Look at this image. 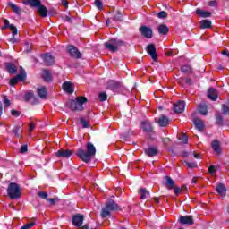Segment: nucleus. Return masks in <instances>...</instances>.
I'll return each instance as SVG.
<instances>
[{
  "label": "nucleus",
  "instance_id": "nucleus-1",
  "mask_svg": "<svg viewBox=\"0 0 229 229\" xmlns=\"http://www.w3.org/2000/svg\"><path fill=\"white\" fill-rule=\"evenodd\" d=\"M76 155L80 160L85 162V164H89V162L92 160V157L96 156V147L92 142H88L86 144V151L83 148H79Z\"/></svg>",
  "mask_w": 229,
  "mask_h": 229
},
{
  "label": "nucleus",
  "instance_id": "nucleus-2",
  "mask_svg": "<svg viewBox=\"0 0 229 229\" xmlns=\"http://www.w3.org/2000/svg\"><path fill=\"white\" fill-rule=\"evenodd\" d=\"M85 103H89V99L86 97H77L76 99L68 100L66 106L72 112H83L85 110V107H83Z\"/></svg>",
  "mask_w": 229,
  "mask_h": 229
},
{
  "label": "nucleus",
  "instance_id": "nucleus-3",
  "mask_svg": "<svg viewBox=\"0 0 229 229\" xmlns=\"http://www.w3.org/2000/svg\"><path fill=\"white\" fill-rule=\"evenodd\" d=\"M115 210H121V207H119V204L114 199H110L102 208L100 216L102 219H106V217H110L111 212Z\"/></svg>",
  "mask_w": 229,
  "mask_h": 229
},
{
  "label": "nucleus",
  "instance_id": "nucleus-4",
  "mask_svg": "<svg viewBox=\"0 0 229 229\" xmlns=\"http://www.w3.org/2000/svg\"><path fill=\"white\" fill-rule=\"evenodd\" d=\"M106 49L110 51V53H117L119 51V47H123V46H126V43L123 40L111 38L109 41L104 43Z\"/></svg>",
  "mask_w": 229,
  "mask_h": 229
},
{
  "label": "nucleus",
  "instance_id": "nucleus-5",
  "mask_svg": "<svg viewBox=\"0 0 229 229\" xmlns=\"http://www.w3.org/2000/svg\"><path fill=\"white\" fill-rule=\"evenodd\" d=\"M7 194L11 199H18L21 198V186L17 182L9 183Z\"/></svg>",
  "mask_w": 229,
  "mask_h": 229
},
{
  "label": "nucleus",
  "instance_id": "nucleus-6",
  "mask_svg": "<svg viewBox=\"0 0 229 229\" xmlns=\"http://www.w3.org/2000/svg\"><path fill=\"white\" fill-rule=\"evenodd\" d=\"M26 80V71L24 69H21L20 73L15 76L14 78H12L9 81V85L11 87H15L19 81H24Z\"/></svg>",
  "mask_w": 229,
  "mask_h": 229
},
{
  "label": "nucleus",
  "instance_id": "nucleus-7",
  "mask_svg": "<svg viewBox=\"0 0 229 229\" xmlns=\"http://www.w3.org/2000/svg\"><path fill=\"white\" fill-rule=\"evenodd\" d=\"M83 221H85V215L80 213L73 215L72 217V224L73 226H77V228L83 226Z\"/></svg>",
  "mask_w": 229,
  "mask_h": 229
},
{
  "label": "nucleus",
  "instance_id": "nucleus-8",
  "mask_svg": "<svg viewBox=\"0 0 229 229\" xmlns=\"http://www.w3.org/2000/svg\"><path fill=\"white\" fill-rule=\"evenodd\" d=\"M67 53H69L72 58L80 59L82 56L81 52H80V50L76 47H74V45H69L67 47Z\"/></svg>",
  "mask_w": 229,
  "mask_h": 229
},
{
  "label": "nucleus",
  "instance_id": "nucleus-9",
  "mask_svg": "<svg viewBox=\"0 0 229 229\" xmlns=\"http://www.w3.org/2000/svg\"><path fill=\"white\" fill-rule=\"evenodd\" d=\"M146 51L154 62H158V55H157V47H155V44L148 45Z\"/></svg>",
  "mask_w": 229,
  "mask_h": 229
},
{
  "label": "nucleus",
  "instance_id": "nucleus-10",
  "mask_svg": "<svg viewBox=\"0 0 229 229\" xmlns=\"http://www.w3.org/2000/svg\"><path fill=\"white\" fill-rule=\"evenodd\" d=\"M180 225H188L189 226L194 225L193 216H180L178 218Z\"/></svg>",
  "mask_w": 229,
  "mask_h": 229
},
{
  "label": "nucleus",
  "instance_id": "nucleus-11",
  "mask_svg": "<svg viewBox=\"0 0 229 229\" xmlns=\"http://www.w3.org/2000/svg\"><path fill=\"white\" fill-rule=\"evenodd\" d=\"M140 31L145 38H153V29L146 25L140 27Z\"/></svg>",
  "mask_w": 229,
  "mask_h": 229
},
{
  "label": "nucleus",
  "instance_id": "nucleus-12",
  "mask_svg": "<svg viewBox=\"0 0 229 229\" xmlns=\"http://www.w3.org/2000/svg\"><path fill=\"white\" fill-rule=\"evenodd\" d=\"M24 101L26 103H30V105H37V103H38V98H37V97H35V93L27 92L24 95Z\"/></svg>",
  "mask_w": 229,
  "mask_h": 229
},
{
  "label": "nucleus",
  "instance_id": "nucleus-13",
  "mask_svg": "<svg viewBox=\"0 0 229 229\" xmlns=\"http://www.w3.org/2000/svg\"><path fill=\"white\" fill-rule=\"evenodd\" d=\"M72 153L73 151L70 149H59L55 153V157H57L58 158H69L70 157L72 156Z\"/></svg>",
  "mask_w": 229,
  "mask_h": 229
},
{
  "label": "nucleus",
  "instance_id": "nucleus-14",
  "mask_svg": "<svg viewBox=\"0 0 229 229\" xmlns=\"http://www.w3.org/2000/svg\"><path fill=\"white\" fill-rule=\"evenodd\" d=\"M42 58H43V62L45 63V65H47V67L55 65V57L53 55H51L49 53L43 55Z\"/></svg>",
  "mask_w": 229,
  "mask_h": 229
},
{
  "label": "nucleus",
  "instance_id": "nucleus-15",
  "mask_svg": "<svg viewBox=\"0 0 229 229\" xmlns=\"http://www.w3.org/2000/svg\"><path fill=\"white\" fill-rule=\"evenodd\" d=\"M166 187L167 191H174V187H176L174 181L170 176H165V182H163Z\"/></svg>",
  "mask_w": 229,
  "mask_h": 229
},
{
  "label": "nucleus",
  "instance_id": "nucleus-16",
  "mask_svg": "<svg viewBox=\"0 0 229 229\" xmlns=\"http://www.w3.org/2000/svg\"><path fill=\"white\" fill-rule=\"evenodd\" d=\"M174 112L175 114H182V112H185V101H179L174 106Z\"/></svg>",
  "mask_w": 229,
  "mask_h": 229
},
{
  "label": "nucleus",
  "instance_id": "nucleus-17",
  "mask_svg": "<svg viewBox=\"0 0 229 229\" xmlns=\"http://www.w3.org/2000/svg\"><path fill=\"white\" fill-rule=\"evenodd\" d=\"M144 153L147 157H157V155H158V148L155 147H148L144 149Z\"/></svg>",
  "mask_w": 229,
  "mask_h": 229
},
{
  "label": "nucleus",
  "instance_id": "nucleus-18",
  "mask_svg": "<svg viewBox=\"0 0 229 229\" xmlns=\"http://www.w3.org/2000/svg\"><path fill=\"white\" fill-rule=\"evenodd\" d=\"M5 71L9 72V74H16L17 73V66L13 63H5Z\"/></svg>",
  "mask_w": 229,
  "mask_h": 229
},
{
  "label": "nucleus",
  "instance_id": "nucleus-19",
  "mask_svg": "<svg viewBox=\"0 0 229 229\" xmlns=\"http://www.w3.org/2000/svg\"><path fill=\"white\" fill-rule=\"evenodd\" d=\"M193 123L195 125V128H197L199 131H203V130L205 129V123H203V120H201L200 118L195 117L193 119Z\"/></svg>",
  "mask_w": 229,
  "mask_h": 229
},
{
  "label": "nucleus",
  "instance_id": "nucleus-20",
  "mask_svg": "<svg viewBox=\"0 0 229 229\" xmlns=\"http://www.w3.org/2000/svg\"><path fill=\"white\" fill-rule=\"evenodd\" d=\"M37 94L40 99H46L47 98V89L45 86H41L37 89Z\"/></svg>",
  "mask_w": 229,
  "mask_h": 229
},
{
  "label": "nucleus",
  "instance_id": "nucleus-21",
  "mask_svg": "<svg viewBox=\"0 0 229 229\" xmlns=\"http://www.w3.org/2000/svg\"><path fill=\"white\" fill-rule=\"evenodd\" d=\"M63 89L68 94H72V92H74V84L69 81H65L63 83Z\"/></svg>",
  "mask_w": 229,
  "mask_h": 229
},
{
  "label": "nucleus",
  "instance_id": "nucleus-22",
  "mask_svg": "<svg viewBox=\"0 0 229 229\" xmlns=\"http://www.w3.org/2000/svg\"><path fill=\"white\" fill-rule=\"evenodd\" d=\"M141 126L143 131H146L147 133H151L153 131V125H151V123L148 121L141 122Z\"/></svg>",
  "mask_w": 229,
  "mask_h": 229
},
{
  "label": "nucleus",
  "instance_id": "nucleus-23",
  "mask_svg": "<svg viewBox=\"0 0 229 229\" xmlns=\"http://www.w3.org/2000/svg\"><path fill=\"white\" fill-rule=\"evenodd\" d=\"M157 124H159L161 128H165V126H168L169 124V118H167L165 115H161L157 119Z\"/></svg>",
  "mask_w": 229,
  "mask_h": 229
},
{
  "label": "nucleus",
  "instance_id": "nucleus-24",
  "mask_svg": "<svg viewBox=\"0 0 229 229\" xmlns=\"http://www.w3.org/2000/svg\"><path fill=\"white\" fill-rule=\"evenodd\" d=\"M211 148L215 151V153H217V155H221V143L217 140H214L211 142Z\"/></svg>",
  "mask_w": 229,
  "mask_h": 229
},
{
  "label": "nucleus",
  "instance_id": "nucleus-25",
  "mask_svg": "<svg viewBox=\"0 0 229 229\" xmlns=\"http://www.w3.org/2000/svg\"><path fill=\"white\" fill-rule=\"evenodd\" d=\"M208 98L211 101H217V91L214 88H209L208 90Z\"/></svg>",
  "mask_w": 229,
  "mask_h": 229
},
{
  "label": "nucleus",
  "instance_id": "nucleus-26",
  "mask_svg": "<svg viewBox=\"0 0 229 229\" xmlns=\"http://www.w3.org/2000/svg\"><path fill=\"white\" fill-rule=\"evenodd\" d=\"M199 28L200 30H209V28H212V21L210 20H201Z\"/></svg>",
  "mask_w": 229,
  "mask_h": 229
},
{
  "label": "nucleus",
  "instance_id": "nucleus-27",
  "mask_svg": "<svg viewBox=\"0 0 229 229\" xmlns=\"http://www.w3.org/2000/svg\"><path fill=\"white\" fill-rule=\"evenodd\" d=\"M7 4L10 8H12L13 13H15L16 15H21V13H22V9H21V7H19L13 2H9Z\"/></svg>",
  "mask_w": 229,
  "mask_h": 229
},
{
  "label": "nucleus",
  "instance_id": "nucleus-28",
  "mask_svg": "<svg viewBox=\"0 0 229 229\" xmlns=\"http://www.w3.org/2000/svg\"><path fill=\"white\" fill-rule=\"evenodd\" d=\"M24 3L30 6V8H37L40 6L42 1L40 0H24Z\"/></svg>",
  "mask_w": 229,
  "mask_h": 229
},
{
  "label": "nucleus",
  "instance_id": "nucleus-29",
  "mask_svg": "<svg viewBox=\"0 0 229 229\" xmlns=\"http://www.w3.org/2000/svg\"><path fill=\"white\" fill-rule=\"evenodd\" d=\"M119 87H121V83H119L116 81H109L107 82V89L109 90H115V89H119Z\"/></svg>",
  "mask_w": 229,
  "mask_h": 229
},
{
  "label": "nucleus",
  "instance_id": "nucleus-30",
  "mask_svg": "<svg viewBox=\"0 0 229 229\" xmlns=\"http://www.w3.org/2000/svg\"><path fill=\"white\" fill-rule=\"evenodd\" d=\"M196 13L199 17H203L204 19H207V17H212V13L209 11H203L199 8L196 10Z\"/></svg>",
  "mask_w": 229,
  "mask_h": 229
},
{
  "label": "nucleus",
  "instance_id": "nucleus-31",
  "mask_svg": "<svg viewBox=\"0 0 229 229\" xmlns=\"http://www.w3.org/2000/svg\"><path fill=\"white\" fill-rule=\"evenodd\" d=\"M37 9H38V12L40 17H43V18L47 17V8L45 5L40 4V5H38L37 7Z\"/></svg>",
  "mask_w": 229,
  "mask_h": 229
},
{
  "label": "nucleus",
  "instance_id": "nucleus-32",
  "mask_svg": "<svg viewBox=\"0 0 229 229\" xmlns=\"http://www.w3.org/2000/svg\"><path fill=\"white\" fill-rule=\"evenodd\" d=\"M216 192H218L220 194V196L225 198V196H226V187L225 186V184L219 183L216 186Z\"/></svg>",
  "mask_w": 229,
  "mask_h": 229
},
{
  "label": "nucleus",
  "instance_id": "nucleus-33",
  "mask_svg": "<svg viewBox=\"0 0 229 229\" xmlns=\"http://www.w3.org/2000/svg\"><path fill=\"white\" fill-rule=\"evenodd\" d=\"M198 112L200 115H208V106L207 105H199L198 106Z\"/></svg>",
  "mask_w": 229,
  "mask_h": 229
},
{
  "label": "nucleus",
  "instance_id": "nucleus-34",
  "mask_svg": "<svg viewBox=\"0 0 229 229\" xmlns=\"http://www.w3.org/2000/svg\"><path fill=\"white\" fill-rule=\"evenodd\" d=\"M42 78L47 82L52 81L53 76L51 75V71H49V70H43Z\"/></svg>",
  "mask_w": 229,
  "mask_h": 229
},
{
  "label": "nucleus",
  "instance_id": "nucleus-35",
  "mask_svg": "<svg viewBox=\"0 0 229 229\" xmlns=\"http://www.w3.org/2000/svg\"><path fill=\"white\" fill-rule=\"evenodd\" d=\"M157 30L160 35H167L169 33V27L165 24H160Z\"/></svg>",
  "mask_w": 229,
  "mask_h": 229
},
{
  "label": "nucleus",
  "instance_id": "nucleus-36",
  "mask_svg": "<svg viewBox=\"0 0 229 229\" xmlns=\"http://www.w3.org/2000/svg\"><path fill=\"white\" fill-rule=\"evenodd\" d=\"M138 193L140 199H146L147 196H149V191L146 188H140Z\"/></svg>",
  "mask_w": 229,
  "mask_h": 229
},
{
  "label": "nucleus",
  "instance_id": "nucleus-37",
  "mask_svg": "<svg viewBox=\"0 0 229 229\" xmlns=\"http://www.w3.org/2000/svg\"><path fill=\"white\" fill-rule=\"evenodd\" d=\"M123 12L117 11L116 13L114 14L112 19L114 22H123Z\"/></svg>",
  "mask_w": 229,
  "mask_h": 229
},
{
  "label": "nucleus",
  "instance_id": "nucleus-38",
  "mask_svg": "<svg viewBox=\"0 0 229 229\" xmlns=\"http://www.w3.org/2000/svg\"><path fill=\"white\" fill-rule=\"evenodd\" d=\"M12 134L17 137L18 139H21V133H22V130L21 127L15 125L12 130Z\"/></svg>",
  "mask_w": 229,
  "mask_h": 229
},
{
  "label": "nucleus",
  "instance_id": "nucleus-39",
  "mask_svg": "<svg viewBox=\"0 0 229 229\" xmlns=\"http://www.w3.org/2000/svg\"><path fill=\"white\" fill-rule=\"evenodd\" d=\"M216 124H217V126H225V118H223L221 114L216 115Z\"/></svg>",
  "mask_w": 229,
  "mask_h": 229
},
{
  "label": "nucleus",
  "instance_id": "nucleus-40",
  "mask_svg": "<svg viewBox=\"0 0 229 229\" xmlns=\"http://www.w3.org/2000/svg\"><path fill=\"white\" fill-rule=\"evenodd\" d=\"M80 123H81L82 128H90V121L87 120L85 117H81Z\"/></svg>",
  "mask_w": 229,
  "mask_h": 229
},
{
  "label": "nucleus",
  "instance_id": "nucleus-41",
  "mask_svg": "<svg viewBox=\"0 0 229 229\" xmlns=\"http://www.w3.org/2000/svg\"><path fill=\"white\" fill-rule=\"evenodd\" d=\"M181 71L183 74H191L192 73V67H191V65H183L182 66Z\"/></svg>",
  "mask_w": 229,
  "mask_h": 229
},
{
  "label": "nucleus",
  "instance_id": "nucleus-42",
  "mask_svg": "<svg viewBox=\"0 0 229 229\" xmlns=\"http://www.w3.org/2000/svg\"><path fill=\"white\" fill-rule=\"evenodd\" d=\"M187 191V186L186 185H182L181 188L176 186L174 187V194L175 196H180V192H183Z\"/></svg>",
  "mask_w": 229,
  "mask_h": 229
},
{
  "label": "nucleus",
  "instance_id": "nucleus-43",
  "mask_svg": "<svg viewBox=\"0 0 229 229\" xmlns=\"http://www.w3.org/2000/svg\"><path fill=\"white\" fill-rule=\"evenodd\" d=\"M38 196L41 199H46V201H47V199H49V194L46 191H38Z\"/></svg>",
  "mask_w": 229,
  "mask_h": 229
},
{
  "label": "nucleus",
  "instance_id": "nucleus-44",
  "mask_svg": "<svg viewBox=\"0 0 229 229\" xmlns=\"http://www.w3.org/2000/svg\"><path fill=\"white\" fill-rule=\"evenodd\" d=\"M98 99L101 102L106 101V99H108V95H106V92H101L98 94Z\"/></svg>",
  "mask_w": 229,
  "mask_h": 229
},
{
  "label": "nucleus",
  "instance_id": "nucleus-45",
  "mask_svg": "<svg viewBox=\"0 0 229 229\" xmlns=\"http://www.w3.org/2000/svg\"><path fill=\"white\" fill-rule=\"evenodd\" d=\"M184 163L190 169H195L196 167H198V163L196 162L184 161Z\"/></svg>",
  "mask_w": 229,
  "mask_h": 229
},
{
  "label": "nucleus",
  "instance_id": "nucleus-46",
  "mask_svg": "<svg viewBox=\"0 0 229 229\" xmlns=\"http://www.w3.org/2000/svg\"><path fill=\"white\" fill-rule=\"evenodd\" d=\"M167 17H168V14H167V12L165 11H161L157 13L158 19H167Z\"/></svg>",
  "mask_w": 229,
  "mask_h": 229
},
{
  "label": "nucleus",
  "instance_id": "nucleus-47",
  "mask_svg": "<svg viewBox=\"0 0 229 229\" xmlns=\"http://www.w3.org/2000/svg\"><path fill=\"white\" fill-rule=\"evenodd\" d=\"M179 140H181L183 144H187L189 142V137L187 134L182 133V137L179 138Z\"/></svg>",
  "mask_w": 229,
  "mask_h": 229
},
{
  "label": "nucleus",
  "instance_id": "nucleus-48",
  "mask_svg": "<svg viewBox=\"0 0 229 229\" xmlns=\"http://www.w3.org/2000/svg\"><path fill=\"white\" fill-rule=\"evenodd\" d=\"M61 19L63 22H69L70 24H72V18H71V16H62Z\"/></svg>",
  "mask_w": 229,
  "mask_h": 229
},
{
  "label": "nucleus",
  "instance_id": "nucleus-49",
  "mask_svg": "<svg viewBox=\"0 0 229 229\" xmlns=\"http://www.w3.org/2000/svg\"><path fill=\"white\" fill-rule=\"evenodd\" d=\"M35 225H37L35 222H30V223H28V224L24 225L23 226H21V229L33 228V226H35Z\"/></svg>",
  "mask_w": 229,
  "mask_h": 229
},
{
  "label": "nucleus",
  "instance_id": "nucleus-50",
  "mask_svg": "<svg viewBox=\"0 0 229 229\" xmlns=\"http://www.w3.org/2000/svg\"><path fill=\"white\" fill-rule=\"evenodd\" d=\"M10 30L12 31L13 37H15V35H17V33H18L17 27H15V25H13V24H11Z\"/></svg>",
  "mask_w": 229,
  "mask_h": 229
},
{
  "label": "nucleus",
  "instance_id": "nucleus-51",
  "mask_svg": "<svg viewBox=\"0 0 229 229\" xmlns=\"http://www.w3.org/2000/svg\"><path fill=\"white\" fill-rule=\"evenodd\" d=\"M3 98H4V107H5V108H8V106H10V105H11L10 99H8V98L6 97V95H4Z\"/></svg>",
  "mask_w": 229,
  "mask_h": 229
},
{
  "label": "nucleus",
  "instance_id": "nucleus-52",
  "mask_svg": "<svg viewBox=\"0 0 229 229\" xmlns=\"http://www.w3.org/2000/svg\"><path fill=\"white\" fill-rule=\"evenodd\" d=\"M95 6L98 8V10H103V2H101V0H95Z\"/></svg>",
  "mask_w": 229,
  "mask_h": 229
},
{
  "label": "nucleus",
  "instance_id": "nucleus-53",
  "mask_svg": "<svg viewBox=\"0 0 229 229\" xmlns=\"http://www.w3.org/2000/svg\"><path fill=\"white\" fill-rule=\"evenodd\" d=\"M222 111L225 114V115H229V106H228L223 105Z\"/></svg>",
  "mask_w": 229,
  "mask_h": 229
},
{
  "label": "nucleus",
  "instance_id": "nucleus-54",
  "mask_svg": "<svg viewBox=\"0 0 229 229\" xmlns=\"http://www.w3.org/2000/svg\"><path fill=\"white\" fill-rule=\"evenodd\" d=\"M11 115H13V117H19L21 115V112H19L15 109H12Z\"/></svg>",
  "mask_w": 229,
  "mask_h": 229
},
{
  "label": "nucleus",
  "instance_id": "nucleus-55",
  "mask_svg": "<svg viewBox=\"0 0 229 229\" xmlns=\"http://www.w3.org/2000/svg\"><path fill=\"white\" fill-rule=\"evenodd\" d=\"M216 166H214V165H211L208 167V174H216Z\"/></svg>",
  "mask_w": 229,
  "mask_h": 229
},
{
  "label": "nucleus",
  "instance_id": "nucleus-56",
  "mask_svg": "<svg viewBox=\"0 0 229 229\" xmlns=\"http://www.w3.org/2000/svg\"><path fill=\"white\" fill-rule=\"evenodd\" d=\"M10 26H12V24H10V21L4 20V27H2V30H6V28L10 29Z\"/></svg>",
  "mask_w": 229,
  "mask_h": 229
},
{
  "label": "nucleus",
  "instance_id": "nucleus-57",
  "mask_svg": "<svg viewBox=\"0 0 229 229\" xmlns=\"http://www.w3.org/2000/svg\"><path fill=\"white\" fill-rule=\"evenodd\" d=\"M47 201L50 202V205H55L56 201H60V199L55 198V199H48Z\"/></svg>",
  "mask_w": 229,
  "mask_h": 229
},
{
  "label": "nucleus",
  "instance_id": "nucleus-58",
  "mask_svg": "<svg viewBox=\"0 0 229 229\" xmlns=\"http://www.w3.org/2000/svg\"><path fill=\"white\" fill-rule=\"evenodd\" d=\"M21 153H27L28 152V145H22L20 149Z\"/></svg>",
  "mask_w": 229,
  "mask_h": 229
},
{
  "label": "nucleus",
  "instance_id": "nucleus-59",
  "mask_svg": "<svg viewBox=\"0 0 229 229\" xmlns=\"http://www.w3.org/2000/svg\"><path fill=\"white\" fill-rule=\"evenodd\" d=\"M33 130H35V123L30 122L29 124V131L31 132Z\"/></svg>",
  "mask_w": 229,
  "mask_h": 229
},
{
  "label": "nucleus",
  "instance_id": "nucleus-60",
  "mask_svg": "<svg viewBox=\"0 0 229 229\" xmlns=\"http://www.w3.org/2000/svg\"><path fill=\"white\" fill-rule=\"evenodd\" d=\"M61 3L64 8H69V2L67 0H61Z\"/></svg>",
  "mask_w": 229,
  "mask_h": 229
},
{
  "label": "nucleus",
  "instance_id": "nucleus-61",
  "mask_svg": "<svg viewBox=\"0 0 229 229\" xmlns=\"http://www.w3.org/2000/svg\"><path fill=\"white\" fill-rule=\"evenodd\" d=\"M208 6H217V2L216 0H211L208 2Z\"/></svg>",
  "mask_w": 229,
  "mask_h": 229
},
{
  "label": "nucleus",
  "instance_id": "nucleus-62",
  "mask_svg": "<svg viewBox=\"0 0 229 229\" xmlns=\"http://www.w3.org/2000/svg\"><path fill=\"white\" fill-rule=\"evenodd\" d=\"M9 42H11V44H15L17 42V38H15V36L10 38Z\"/></svg>",
  "mask_w": 229,
  "mask_h": 229
},
{
  "label": "nucleus",
  "instance_id": "nucleus-63",
  "mask_svg": "<svg viewBox=\"0 0 229 229\" xmlns=\"http://www.w3.org/2000/svg\"><path fill=\"white\" fill-rule=\"evenodd\" d=\"M185 81L187 85H192V80L191 78H186Z\"/></svg>",
  "mask_w": 229,
  "mask_h": 229
},
{
  "label": "nucleus",
  "instance_id": "nucleus-64",
  "mask_svg": "<svg viewBox=\"0 0 229 229\" xmlns=\"http://www.w3.org/2000/svg\"><path fill=\"white\" fill-rule=\"evenodd\" d=\"M80 229H89L90 227L89 226V225H84L81 227H79Z\"/></svg>",
  "mask_w": 229,
  "mask_h": 229
}]
</instances>
